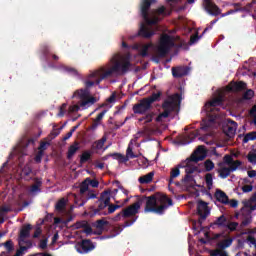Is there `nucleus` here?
I'll return each instance as SVG.
<instances>
[{"mask_svg": "<svg viewBox=\"0 0 256 256\" xmlns=\"http://www.w3.org/2000/svg\"><path fill=\"white\" fill-rule=\"evenodd\" d=\"M112 67L105 71V67L92 72L89 75V79H96L95 81L86 80L85 89L76 90L72 96V99H80V107L87 109L91 105L97 103V98L90 96L89 89L94 85H100L101 81L111 77L114 73L116 75H125L131 69V62L127 59H121V55L115 54L111 59Z\"/></svg>", "mask_w": 256, "mask_h": 256, "instance_id": "1", "label": "nucleus"}, {"mask_svg": "<svg viewBox=\"0 0 256 256\" xmlns=\"http://www.w3.org/2000/svg\"><path fill=\"white\" fill-rule=\"evenodd\" d=\"M155 3H157V0H140L139 9L146 24L141 23L138 35L144 39H151L155 35V30L151 28V25H158L165 17L171 15V12H168L165 6L152 9L149 14L151 5H155Z\"/></svg>", "mask_w": 256, "mask_h": 256, "instance_id": "2", "label": "nucleus"}, {"mask_svg": "<svg viewBox=\"0 0 256 256\" xmlns=\"http://www.w3.org/2000/svg\"><path fill=\"white\" fill-rule=\"evenodd\" d=\"M146 205L145 213H156V215H163L169 207L173 205V200L166 195H151L145 196Z\"/></svg>", "mask_w": 256, "mask_h": 256, "instance_id": "3", "label": "nucleus"}, {"mask_svg": "<svg viewBox=\"0 0 256 256\" xmlns=\"http://www.w3.org/2000/svg\"><path fill=\"white\" fill-rule=\"evenodd\" d=\"M223 105V96H218L212 99L210 102L205 104V109L207 112V118L202 120L200 129L202 131H211L213 129V125H215V121L219 119V108Z\"/></svg>", "mask_w": 256, "mask_h": 256, "instance_id": "4", "label": "nucleus"}, {"mask_svg": "<svg viewBox=\"0 0 256 256\" xmlns=\"http://www.w3.org/2000/svg\"><path fill=\"white\" fill-rule=\"evenodd\" d=\"M163 112L156 117V123H163V119H167L170 113H179L181 109V94L176 93L169 96L162 103Z\"/></svg>", "mask_w": 256, "mask_h": 256, "instance_id": "5", "label": "nucleus"}, {"mask_svg": "<svg viewBox=\"0 0 256 256\" xmlns=\"http://www.w3.org/2000/svg\"><path fill=\"white\" fill-rule=\"evenodd\" d=\"M141 205H143V200L139 199L134 204L122 210V217L124 219H129V217H133L131 220L125 221L123 227H131V225H133V223H135V221L139 219V216H135V215L139 213V209H141Z\"/></svg>", "mask_w": 256, "mask_h": 256, "instance_id": "6", "label": "nucleus"}, {"mask_svg": "<svg viewBox=\"0 0 256 256\" xmlns=\"http://www.w3.org/2000/svg\"><path fill=\"white\" fill-rule=\"evenodd\" d=\"M175 47V40L169 34H162L158 45L159 57H166L169 51Z\"/></svg>", "mask_w": 256, "mask_h": 256, "instance_id": "7", "label": "nucleus"}, {"mask_svg": "<svg viewBox=\"0 0 256 256\" xmlns=\"http://www.w3.org/2000/svg\"><path fill=\"white\" fill-rule=\"evenodd\" d=\"M108 157H113V159H116L118 163H127L129 159H137L139 155H135V153H133V148H131V145H129L126 150V156L121 153H112L109 154Z\"/></svg>", "mask_w": 256, "mask_h": 256, "instance_id": "8", "label": "nucleus"}, {"mask_svg": "<svg viewBox=\"0 0 256 256\" xmlns=\"http://www.w3.org/2000/svg\"><path fill=\"white\" fill-rule=\"evenodd\" d=\"M197 213L199 215V223L200 225L209 217V214L211 213V210H209V206L207 202L203 200H199L197 204Z\"/></svg>", "mask_w": 256, "mask_h": 256, "instance_id": "9", "label": "nucleus"}, {"mask_svg": "<svg viewBox=\"0 0 256 256\" xmlns=\"http://www.w3.org/2000/svg\"><path fill=\"white\" fill-rule=\"evenodd\" d=\"M151 107L152 106L149 104L148 100L143 98L139 101V103L133 106L132 110L135 115H145L147 111H150Z\"/></svg>", "mask_w": 256, "mask_h": 256, "instance_id": "10", "label": "nucleus"}, {"mask_svg": "<svg viewBox=\"0 0 256 256\" xmlns=\"http://www.w3.org/2000/svg\"><path fill=\"white\" fill-rule=\"evenodd\" d=\"M203 6L205 12L213 17H217V15H221V8L213 3L212 0H203Z\"/></svg>", "mask_w": 256, "mask_h": 256, "instance_id": "11", "label": "nucleus"}, {"mask_svg": "<svg viewBox=\"0 0 256 256\" xmlns=\"http://www.w3.org/2000/svg\"><path fill=\"white\" fill-rule=\"evenodd\" d=\"M95 249V245L89 239L82 240L80 244L77 245L78 253H91Z\"/></svg>", "mask_w": 256, "mask_h": 256, "instance_id": "12", "label": "nucleus"}, {"mask_svg": "<svg viewBox=\"0 0 256 256\" xmlns=\"http://www.w3.org/2000/svg\"><path fill=\"white\" fill-rule=\"evenodd\" d=\"M223 132L227 137H233L237 132V122L227 119V124L223 126Z\"/></svg>", "mask_w": 256, "mask_h": 256, "instance_id": "13", "label": "nucleus"}, {"mask_svg": "<svg viewBox=\"0 0 256 256\" xmlns=\"http://www.w3.org/2000/svg\"><path fill=\"white\" fill-rule=\"evenodd\" d=\"M245 89H247V83L243 81H239V82L232 81L227 86V90L230 91L231 93H238L239 91H245Z\"/></svg>", "mask_w": 256, "mask_h": 256, "instance_id": "14", "label": "nucleus"}, {"mask_svg": "<svg viewBox=\"0 0 256 256\" xmlns=\"http://www.w3.org/2000/svg\"><path fill=\"white\" fill-rule=\"evenodd\" d=\"M228 221H229V218H227V216L222 214L221 216L216 218L214 222L210 224V227H212V229H215V227H218L219 229H225V227H227Z\"/></svg>", "mask_w": 256, "mask_h": 256, "instance_id": "15", "label": "nucleus"}, {"mask_svg": "<svg viewBox=\"0 0 256 256\" xmlns=\"http://www.w3.org/2000/svg\"><path fill=\"white\" fill-rule=\"evenodd\" d=\"M172 75L173 77H175V79H181V77L189 75V67L179 66L176 68H172Z\"/></svg>", "mask_w": 256, "mask_h": 256, "instance_id": "16", "label": "nucleus"}, {"mask_svg": "<svg viewBox=\"0 0 256 256\" xmlns=\"http://www.w3.org/2000/svg\"><path fill=\"white\" fill-rule=\"evenodd\" d=\"M31 229H33V226H31V224H26L22 227L19 234V245H21V241H25V239L30 237Z\"/></svg>", "mask_w": 256, "mask_h": 256, "instance_id": "17", "label": "nucleus"}, {"mask_svg": "<svg viewBox=\"0 0 256 256\" xmlns=\"http://www.w3.org/2000/svg\"><path fill=\"white\" fill-rule=\"evenodd\" d=\"M97 203V208L95 206L90 207L92 215H107V212L105 211V209H107V206H105V204L101 202V200H98Z\"/></svg>", "mask_w": 256, "mask_h": 256, "instance_id": "18", "label": "nucleus"}, {"mask_svg": "<svg viewBox=\"0 0 256 256\" xmlns=\"http://www.w3.org/2000/svg\"><path fill=\"white\" fill-rule=\"evenodd\" d=\"M214 197L219 203H222L223 205H229V196H227L224 191L217 189Z\"/></svg>", "mask_w": 256, "mask_h": 256, "instance_id": "19", "label": "nucleus"}, {"mask_svg": "<svg viewBox=\"0 0 256 256\" xmlns=\"http://www.w3.org/2000/svg\"><path fill=\"white\" fill-rule=\"evenodd\" d=\"M79 149V142L77 141L70 145L67 152V159H73V157H75V154L77 153V151H79Z\"/></svg>", "mask_w": 256, "mask_h": 256, "instance_id": "20", "label": "nucleus"}, {"mask_svg": "<svg viewBox=\"0 0 256 256\" xmlns=\"http://www.w3.org/2000/svg\"><path fill=\"white\" fill-rule=\"evenodd\" d=\"M99 200L106 207H109V203H111V191L106 190V191L102 192Z\"/></svg>", "mask_w": 256, "mask_h": 256, "instance_id": "21", "label": "nucleus"}, {"mask_svg": "<svg viewBox=\"0 0 256 256\" xmlns=\"http://www.w3.org/2000/svg\"><path fill=\"white\" fill-rule=\"evenodd\" d=\"M231 245H233V238H226L217 243V247L221 251L228 249V247H231Z\"/></svg>", "mask_w": 256, "mask_h": 256, "instance_id": "22", "label": "nucleus"}, {"mask_svg": "<svg viewBox=\"0 0 256 256\" xmlns=\"http://www.w3.org/2000/svg\"><path fill=\"white\" fill-rule=\"evenodd\" d=\"M163 95V93L161 91L158 92H153L151 94L150 97H147L146 99L148 100L149 104L152 106L153 103L157 102V101H161V96Z\"/></svg>", "mask_w": 256, "mask_h": 256, "instance_id": "23", "label": "nucleus"}, {"mask_svg": "<svg viewBox=\"0 0 256 256\" xmlns=\"http://www.w3.org/2000/svg\"><path fill=\"white\" fill-rule=\"evenodd\" d=\"M181 175V170H179V167L172 168L170 171V178H169V185H173L175 181L174 179H177Z\"/></svg>", "mask_w": 256, "mask_h": 256, "instance_id": "24", "label": "nucleus"}, {"mask_svg": "<svg viewBox=\"0 0 256 256\" xmlns=\"http://www.w3.org/2000/svg\"><path fill=\"white\" fill-rule=\"evenodd\" d=\"M66 207H67V200L65 198H61L60 200H58L55 205V209L56 211H58V213H63Z\"/></svg>", "mask_w": 256, "mask_h": 256, "instance_id": "25", "label": "nucleus"}, {"mask_svg": "<svg viewBox=\"0 0 256 256\" xmlns=\"http://www.w3.org/2000/svg\"><path fill=\"white\" fill-rule=\"evenodd\" d=\"M232 5H233V7H236V9H238V13H243L245 11L249 12V11H251V9H253L252 3H248L245 7H242L241 3H234Z\"/></svg>", "mask_w": 256, "mask_h": 256, "instance_id": "26", "label": "nucleus"}, {"mask_svg": "<svg viewBox=\"0 0 256 256\" xmlns=\"http://www.w3.org/2000/svg\"><path fill=\"white\" fill-rule=\"evenodd\" d=\"M218 173H219V177H221V179H227V177H229V175H231L232 170L230 167H222L220 169H218Z\"/></svg>", "mask_w": 256, "mask_h": 256, "instance_id": "27", "label": "nucleus"}, {"mask_svg": "<svg viewBox=\"0 0 256 256\" xmlns=\"http://www.w3.org/2000/svg\"><path fill=\"white\" fill-rule=\"evenodd\" d=\"M153 177H155V172H150L139 178V183L145 185V183H151L153 181Z\"/></svg>", "mask_w": 256, "mask_h": 256, "instance_id": "28", "label": "nucleus"}, {"mask_svg": "<svg viewBox=\"0 0 256 256\" xmlns=\"http://www.w3.org/2000/svg\"><path fill=\"white\" fill-rule=\"evenodd\" d=\"M154 47H155V45L151 42L143 45L140 49L141 57H147V55H149V49H153Z\"/></svg>", "mask_w": 256, "mask_h": 256, "instance_id": "29", "label": "nucleus"}, {"mask_svg": "<svg viewBox=\"0 0 256 256\" xmlns=\"http://www.w3.org/2000/svg\"><path fill=\"white\" fill-rule=\"evenodd\" d=\"M88 161H91V152L85 151L80 156V165H85Z\"/></svg>", "mask_w": 256, "mask_h": 256, "instance_id": "30", "label": "nucleus"}, {"mask_svg": "<svg viewBox=\"0 0 256 256\" xmlns=\"http://www.w3.org/2000/svg\"><path fill=\"white\" fill-rule=\"evenodd\" d=\"M154 115L155 114L153 112L148 113L144 117L139 118L138 121L140 123L144 121L145 125H147L148 123H151V121H153Z\"/></svg>", "mask_w": 256, "mask_h": 256, "instance_id": "31", "label": "nucleus"}, {"mask_svg": "<svg viewBox=\"0 0 256 256\" xmlns=\"http://www.w3.org/2000/svg\"><path fill=\"white\" fill-rule=\"evenodd\" d=\"M178 145H189V143H193V139H191L189 136H181L178 138Z\"/></svg>", "mask_w": 256, "mask_h": 256, "instance_id": "32", "label": "nucleus"}, {"mask_svg": "<svg viewBox=\"0 0 256 256\" xmlns=\"http://www.w3.org/2000/svg\"><path fill=\"white\" fill-rule=\"evenodd\" d=\"M256 139V132H249L243 138V143H249V141H255Z\"/></svg>", "mask_w": 256, "mask_h": 256, "instance_id": "33", "label": "nucleus"}, {"mask_svg": "<svg viewBox=\"0 0 256 256\" xmlns=\"http://www.w3.org/2000/svg\"><path fill=\"white\" fill-rule=\"evenodd\" d=\"M96 228L99 229L100 231H103L105 225H109V221L105 219H100L95 222Z\"/></svg>", "mask_w": 256, "mask_h": 256, "instance_id": "34", "label": "nucleus"}, {"mask_svg": "<svg viewBox=\"0 0 256 256\" xmlns=\"http://www.w3.org/2000/svg\"><path fill=\"white\" fill-rule=\"evenodd\" d=\"M205 183H206L208 189H211L213 187V174L207 173L205 175Z\"/></svg>", "mask_w": 256, "mask_h": 256, "instance_id": "35", "label": "nucleus"}, {"mask_svg": "<svg viewBox=\"0 0 256 256\" xmlns=\"http://www.w3.org/2000/svg\"><path fill=\"white\" fill-rule=\"evenodd\" d=\"M204 169L205 171L209 172V171H213V169H215V163H213L211 161V159H208L204 162Z\"/></svg>", "mask_w": 256, "mask_h": 256, "instance_id": "36", "label": "nucleus"}, {"mask_svg": "<svg viewBox=\"0 0 256 256\" xmlns=\"http://www.w3.org/2000/svg\"><path fill=\"white\" fill-rule=\"evenodd\" d=\"M237 227H239V223L231 222V220L228 219L227 226H225V229H228L229 231H237Z\"/></svg>", "mask_w": 256, "mask_h": 256, "instance_id": "37", "label": "nucleus"}, {"mask_svg": "<svg viewBox=\"0 0 256 256\" xmlns=\"http://www.w3.org/2000/svg\"><path fill=\"white\" fill-rule=\"evenodd\" d=\"M89 191V184L87 180H84L80 185V195H85Z\"/></svg>", "mask_w": 256, "mask_h": 256, "instance_id": "38", "label": "nucleus"}, {"mask_svg": "<svg viewBox=\"0 0 256 256\" xmlns=\"http://www.w3.org/2000/svg\"><path fill=\"white\" fill-rule=\"evenodd\" d=\"M255 97V91L252 89H248L244 94H243V99L245 101H251V98Z\"/></svg>", "mask_w": 256, "mask_h": 256, "instance_id": "39", "label": "nucleus"}, {"mask_svg": "<svg viewBox=\"0 0 256 256\" xmlns=\"http://www.w3.org/2000/svg\"><path fill=\"white\" fill-rule=\"evenodd\" d=\"M80 103H81V99H79L78 104L69 106L68 112L69 113H77V111H79V109H81V107H83V106H81Z\"/></svg>", "mask_w": 256, "mask_h": 256, "instance_id": "40", "label": "nucleus"}, {"mask_svg": "<svg viewBox=\"0 0 256 256\" xmlns=\"http://www.w3.org/2000/svg\"><path fill=\"white\" fill-rule=\"evenodd\" d=\"M243 165V162H241V160H236V161H232V163L229 165L230 166V170L233 171H237V168L241 167Z\"/></svg>", "mask_w": 256, "mask_h": 256, "instance_id": "41", "label": "nucleus"}, {"mask_svg": "<svg viewBox=\"0 0 256 256\" xmlns=\"http://www.w3.org/2000/svg\"><path fill=\"white\" fill-rule=\"evenodd\" d=\"M41 51L46 59L51 55V48L48 45H43Z\"/></svg>", "mask_w": 256, "mask_h": 256, "instance_id": "42", "label": "nucleus"}, {"mask_svg": "<svg viewBox=\"0 0 256 256\" xmlns=\"http://www.w3.org/2000/svg\"><path fill=\"white\" fill-rule=\"evenodd\" d=\"M117 209H121V205H115V204H111L108 206V212L107 215H111V213H115V211H117Z\"/></svg>", "mask_w": 256, "mask_h": 256, "instance_id": "43", "label": "nucleus"}, {"mask_svg": "<svg viewBox=\"0 0 256 256\" xmlns=\"http://www.w3.org/2000/svg\"><path fill=\"white\" fill-rule=\"evenodd\" d=\"M107 141V137L103 136L100 140L96 141V149H101L105 146V142Z\"/></svg>", "mask_w": 256, "mask_h": 256, "instance_id": "44", "label": "nucleus"}, {"mask_svg": "<svg viewBox=\"0 0 256 256\" xmlns=\"http://www.w3.org/2000/svg\"><path fill=\"white\" fill-rule=\"evenodd\" d=\"M86 182L88 183V186L90 185L91 187L97 188L99 187V181L91 178H86Z\"/></svg>", "mask_w": 256, "mask_h": 256, "instance_id": "45", "label": "nucleus"}, {"mask_svg": "<svg viewBox=\"0 0 256 256\" xmlns=\"http://www.w3.org/2000/svg\"><path fill=\"white\" fill-rule=\"evenodd\" d=\"M33 173V169H31V167L29 166H25L22 169V175H24V177H29V175H31Z\"/></svg>", "mask_w": 256, "mask_h": 256, "instance_id": "46", "label": "nucleus"}, {"mask_svg": "<svg viewBox=\"0 0 256 256\" xmlns=\"http://www.w3.org/2000/svg\"><path fill=\"white\" fill-rule=\"evenodd\" d=\"M4 247L7 249L8 253H11V251H13V241L12 240H8L4 243Z\"/></svg>", "mask_w": 256, "mask_h": 256, "instance_id": "47", "label": "nucleus"}, {"mask_svg": "<svg viewBox=\"0 0 256 256\" xmlns=\"http://www.w3.org/2000/svg\"><path fill=\"white\" fill-rule=\"evenodd\" d=\"M64 71H66V73H69V75H78L77 70L69 66H65Z\"/></svg>", "mask_w": 256, "mask_h": 256, "instance_id": "48", "label": "nucleus"}, {"mask_svg": "<svg viewBox=\"0 0 256 256\" xmlns=\"http://www.w3.org/2000/svg\"><path fill=\"white\" fill-rule=\"evenodd\" d=\"M197 171V167L187 166L185 168L186 175H193Z\"/></svg>", "mask_w": 256, "mask_h": 256, "instance_id": "49", "label": "nucleus"}, {"mask_svg": "<svg viewBox=\"0 0 256 256\" xmlns=\"http://www.w3.org/2000/svg\"><path fill=\"white\" fill-rule=\"evenodd\" d=\"M235 13H239V9H237L236 7H234V9H231V10L221 14V17H227V16L233 15Z\"/></svg>", "mask_w": 256, "mask_h": 256, "instance_id": "50", "label": "nucleus"}, {"mask_svg": "<svg viewBox=\"0 0 256 256\" xmlns=\"http://www.w3.org/2000/svg\"><path fill=\"white\" fill-rule=\"evenodd\" d=\"M107 113V110H103L101 113H99L98 115H97V117L94 119V121L96 122V123H99L100 121H102L103 120V118L105 117V114Z\"/></svg>", "mask_w": 256, "mask_h": 256, "instance_id": "51", "label": "nucleus"}, {"mask_svg": "<svg viewBox=\"0 0 256 256\" xmlns=\"http://www.w3.org/2000/svg\"><path fill=\"white\" fill-rule=\"evenodd\" d=\"M217 21H219V19H214L210 22V26L206 27L204 29V31L202 32V35H205V33H207L210 29H213V26L215 25V23H217Z\"/></svg>", "mask_w": 256, "mask_h": 256, "instance_id": "52", "label": "nucleus"}, {"mask_svg": "<svg viewBox=\"0 0 256 256\" xmlns=\"http://www.w3.org/2000/svg\"><path fill=\"white\" fill-rule=\"evenodd\" d=\"M47 145H49V142H41L40 146L38 147V151L45 153V151H47Z\"/></svg>", "mask_w": 256, "mask_h": 256, "instance_id": "53", "label": "nucleus"}, {"mask_svg": "<svg viewBox=\"0 0 256 256\" xmlns=\"http://www.w3.org/2000/svg\"><path fill=\"white\" fill-rule=\"evenodd\" d=\"M247 159L249 163H252L253 165H256V154H248Z\"/></svg>", "mask_w": 256, "mask_h": 256, "instance_id": "54", "label": "nucleus"}, {"mask_svg": "<svg viewBox=\"0 0 256 256\" xmlns=\"http://www.w3.org/2000/svg\"><path fill=\"white\" fill-rule=\"evenodd\" d=\"M252 218L246 217L241 222V227H247V225L251 224Z\"/></svg>", "mask_w": 256, "mask_h": 256, "instance_id": "55", "label": "nucleus"}, {"mask_svg": "<svg viewBox=\"0 0 256 256\" xmlns=\"http://www.w3.org/2000/svg\"><path fill=\"white\" fill-rule=\"evenodd\" d=\"M243 193H251L253 191V185H244L242 186Z\"/></svg>", "mask_w": 256, "mask_h": 256, "instance_id": "56", "label": "nucleus"}, {"mask_svg": "<svg viewBox=\"0 0 256 256\" xmlns=\"http://www.w3.org/2000/svg\"><path fill=\"white\" fill-rule=\"evenodd\" d=\"M86 225H87V221H80V222H76L75 227L76 229H84Z\"/></svg>", "mask_w": 256, "mask_h": 256, "instance_id": "57", "label": "nucleus"}, {"mask_svg": "<svg viewBox=\"0 0 256 256\" xmlns=\"http://www.w3.org/2000/svg\"><path fill=\"white\" fill-rule=\"evenodd\" d=\"M65 109H67V103H63L60 107L59 117H63L65 115Z\"/></svg>", "mask_w": 256, "mask_h": 256, "instance_id": "58", "label": "nucleus"}, {"mask_svg": "<svg viewBox=\"0 0 256 256\" xmlns=\"http://www.w3.org/2000/svg\"><path fill=\"white\" fill-rule=\"evenodd\" d=\"M203 158L200 157V156H197V155H192L190 157V160L189 161H192L193 163H199V161H202Z\"/></svg>", "mask_w": 256, "mask_h": 256, "instance_id": "59", "label": "nucleus"}, {"mask_svg": "<svg viewBox=\"0 0 256 256\" xmlns=\"http://www.w3.org/2000/svg\"><path fill=\"white\" fill-rule=\"evenodd\" d=\"M228 204H230V207H232L233 209H236V207L239 206V201L232 199V200H228Z\"/></svg>", "mask_w": 256, "mask_h": 256, "instance_id": "60", "label": "nucleus"}, {"mask_svg": "<svg viewBox=\"0 0 256 256\" xmlns=\"http://www.w3.org/2000/svg\"><path fill=\"white\" fill-rule=\"evenodd\" d=\"M84 233H86V235H91V233H93V228L90 227L89 223L85 225Z\"/></svg>", "mask_w": 256, "mask_h": 256, "instance_id": "61", "label": "nucleus"}, {"mask_svg": "<svg viewBox=\"0 0 256 256\" xmlns=\"http://www.w3.org/2000/svg\"><path fill=\"white\" fill-rule=\"evenodd\" d=\"M43 153L42 151H38L37 155L35 156L36 163H41V160L43 159Z\"/></svg>", "mask_w": 256, "mask_h": 256, "instance_id": "62", "label": "nucleus"}, {"mask_svg": "<svg viewBox=\"0 0 256 256\" xmlns=\"http://www.w3.org/2000/svg\"><path fill=\"white\" fill-rule=\"evenodd\" d=\"M224 161L227 165H230L231 163H233V157L231 155H225Z\"/></svg>", "mask_w": 256, "mask_h": 256, "instance_id": "63", "label": "nucleus"}, {"mask_svg": "<svg viewBox=\"0 0 256 256\" xmlns=\"http://www.w3.org/2000/svg\"><path fill=\"white\" fill-rule=\"evenodd\" d=\"M39 247L40 249H47V239L41 240Z\"/></svg>", "mask_w": 256, "mask_h": 256, "instance_id": "64", "label": "nucleus"}]
</instances>
